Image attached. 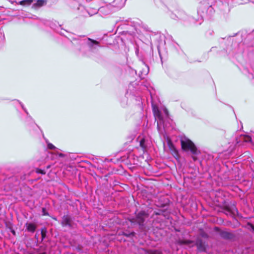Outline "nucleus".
Here are the masks:
<instances>
[{
  "mask_svg": "<svg viewBox=\"0 0 254 254\" xmlns=\"http://www.w3.org/2000/svg\"><path fill=\"white\" fill-rule=\"evenodd\" d=\"M71 220L70 218L68 216H64L63 218L62 224L63 226L64 227H71Z\"/></svg>",
  "mask_w": 254,
  "mask_h": 254,
  "instance_id": "obj_11",
  "label": "nucleus"
},
{
  "mask_svg": "<svg viewBox=\"0 0 254 254\" xmlns=\"http://www.w3.org/2000/svg\"><path fill=\"white\" fill-rule=\"evenodd\" d=\"M135 53H136V55L139 57V50L138 49H136V51H135Z\"/></svg>",
  "mask_w": 254,
  "mask_h": 254,
  "instance_id": "obj_24",
  "label": "nucleus"
},
{
  "mask_svg": "<svg viewBox=\"0 0 254 254\" xmlns=\"http://www.w3.org/2000/svg\"><path fill=\"white\" fill-rule=\"evenodd\" d=\"M71 43L75 50L87 57L91 56L100 47L98 41L89 38L74 37L73 38Z\"/></svg>",
  "mask_w": 254,
  "mask_h": 254,
  "instance_id": "obj_1",
  "label": "nucleus"
},
{
  "mask_svg": "<svg viewBox=\"0 0 254 254\" xmlns=\"http://www.w3.org/2000/svg\"><path fill=\"white\" fill-rule=\"evenodd\" d=\"M140 146L143 150H145L147 148L146 140L144 138H141L139 141Z\"/></svg>",
  "mask_w": 254,
  "mask_h": 254,
  "instance_id": "obj_14",
  "label": "nucleus"
},
{
  "mask_svg": "<svg viewBox=\"0 0 254 254\" xmlns=\"http://www.w3.org/2000/svg\"><path fill=\"white\" fill-rule=\"evenodd\" d=\"M48 148L49 149H55L56 148V147L52 143H48L47 144Z\"/></svg>",
  "mask_w": 254,
  "mask_h": 254,
  "instance_id": "obj_19",
  "label": "nucleus"
},
{
  "mask_svg": "<svg viewBox=\"0 0 254 254\" xmlns=\"http://www.w3.org/2000/svg\"><path fill=\"white\" fill-rule=\"evenodd\" d=\"M21 107H22V109L24 110V111H25V112L27 114V115H28V113L27 110L24 107V106L22 104H21Z\"/></svg>",
  "mask_w": 254,
  "mask_h": 254,
  "instance_id": "obj_22",
  "label": "nucleus"
},
{
  "mask_svg": "<svg viewBox=\"0 0 254 254\" xmlns=\"http://www.w3.org/2000/svg\"><path fill=\"white\" fill-rule=\"evenodd\" d=\"M182 148L185 151H190L193 155H197L199 151L194 144L189 138L184 137L181 139Z\"/></svg>",
  "mask_w": 254,
  "mask_h": 254,
  "instance_id": "obj_4",
  "label": "nucleus"
},
{
  "mask_svg": "<svg viewBox=\"0 0 254 254\" xmlns=\"http://www.w3.org/2000/svg\"><path fill=\"white\" fill-rule=\"evenodd\" d=\"M93 4L101 6L99 14L102 17L106 16L115 11L111 3H107L103 0H98Z\"/></svg>",
  "mask_w": 254,
  "mask_h": 254,
  "instance_id": "obj_3",
  "label": "nucleus"
},
{
  "mask_svg": "<svg viewBox=\"0 0 254 254\" xmlns=\"http://www.w3.org/2000/svg\"><path fill=\"white\" fill-rule=\"evenodd\" d=\"M184 239H182V240H181V241H180L179 242H181V243H182H182H183V242H185V241H184Z\"/></svg>",
  "mask_w": 254,
  "mask_h": 254,
  "instance_id": "obj_29",
  "label": "nucleus"
},
{
  "mask_svg": "<svg viewBox=\"0 0 254 254\" xmlns=\"http://www.w3.org/2000/svg\"><path fill=\"white\" fill-rule=\"evenodd\" d=\"M153 112L156 120H157V128L159 131H161V126H163L165 128L164 123V118H168L169 113L167 109L165 108L162 110V113L159 110L158 108L155 106H152Z\"/></svg>",
  "mask_w": 254,
  "mask_h": 254,
  "instance_id": "obj_2",
  "label": "nucleus"
},
{
  "mask_svg": "<svg viewBox=\"0 0 254 254\" xmlns=\"http://www.w3.org/2000/svg\"><path fill=\"white\" fill-rule=\"evenodd\" d=\"M214 231L216 235L221 237V238H233V234L227 230H222L217 227L214 228Z\"/></svg>",
  "mask_w": 254,
  "mask_h": 254,
  "instance_id": "obj_8",
  "label": "nucleus"
},
{
  "mask_svg": "<svg viewBox=\"0 0 254 254\" xmlns=\"http://www.w3.org/2000/svg\"><path fill=\"white\" fill-rule=\"evenodd\" d=\"M148 217V215L145 211H141L138 213L135 219L132 222H136L140 229L145 230L147 228L148 229V227L146 225L147 223L145 222V220Z\"/></svg>",
  "mask_w": 254,
  "mask_h": 254,
  "instance_id": "obj_6",
  "label": "nucleus"
},
{
  "mask_svg": "<svg viewBox=\"0 0 254 254\" xmlns=\"http://www.w3.org/2000/svg\"><path fill=\"white\" fill-rule=\"evenodd\" d=\"M37 173H41V174H45V173L44 172V171H42L41 170H38L37 171Z\"/></svg>",
  "mask_w": 254,
  "mask_h": 254,
  "instance_id": "obj_23",
  "label": "nucleus"
},
{
  "mask_svg": "<svg viewBox=\"0 0 254 254\" xmlns=\"http://www.w3.org/2000/svg\"><path fill=\"white\" fill-rule=\"evenodd\" d=\"M126 1V0H114L111 4L115 11L122 8L125 5Z\"/></svg>",
  "mask_w": 254,
  "mask_h": 254,
  "instance_id": "obj_10",
  "label": "nucleus"
},
{
  "mask_svg": "<svg viewBox=\"0 0 254 254\" xmlns=\"http://www.w3.org/2000/svg\"><path fill=\"white\" fill-rule=\"evenodd\" d=\"M42 210H43V215H48V213H46V212H45V208H43L42 209Z\"/></svg>",
  "mask_w": 254,
  "mask_h": 254,
  "instance_id": "obj_25",
  "label": "nucleus"
},
{
  "mask_svg": "<svg viewBox=\"0 0 254 254\" xmlns=\"http://www.w3.org/2000/svg\"><path fill=\"white\" fill-rule=\"evenodd\" d=\"M135 233L134 232H131L129 234H127V233L125 234V235L126 237H134Z\"/></svg>",
  "mask_w": 254,
  "mask_h": 254,
  "instance_id": "obj_21",
  "label": "nucleus"
},
{
  "mask_svg": "<svg viewBox=\"0 0 254 254\" xmlns=\"http://www.w3.org/2000/svg\"><path fill=\"white\" fill-rule=\"evenodd\" d=\"M25 226L27 231L32 233L34 232L36 228V224L33 223H26Z\"/></svg>",
  "mask_w": 254,
  "mask_h": 254,
  "instance_id": "obj_13",
  "label": "nucleus"
},
{
  "mask_svg": "<svg viewBox=\"0 0 254 254\" xmlns=\"http://www.w3.org/2000/svg\"><path fill=\"white\" fill-rule=\"evenodd\" d=\"M46 233L47 230L46 228H44L41 229V238H45V237H46Z\"/></svg>",
  "mask_w": 254,
  "mask_h": 254,
  "instance_id": "obj_16",
  "label": "nucleus"
},
{
  "mask_svg": "<svg viewBox=\"0 0 254 254\" xmlns=\"http://www.w3.org/2000/svg\"><path fill=\"white\" fill-rule=\"evenodd\" d=\"M141 64L142 69L139 71V76L141 79H143L149 72V67L142 60H141Z\"/></svg>",
  "mask_w": 254,
  "mask_h": 254,
  "instance_id": "obj_9",
  "label": "nucleus"
},
{
  "mask_svg": "<svg viewBox=\"0 0 254 254\" xmlns=\"http://www.w3.org/2000/svg\"><path fill=\"white\" fill-rule=\"evenodd\" d=\"M34 0H24L21 1V4L27 3V4H30Z\"/></svg>",
  "mask_w": 254,
  "mask_h": 254,
  "instance_id": "obj_18",
  "label": "nucleus"
},
{
  "mask_svg": "<svg viewBox=\"0 0 254 254\" xmlns=\"http://www.w3.org/2000/svg\"><path fill=\"white\" fill-rule=\"evenodd\" d=\"M98 0H93L89 4V7L87 9H85L84 6L80 5L78 8V10H81V15L83 16H86L88 14L89 16H92L97 13L100 12V6L98 5H94L93 3Z\"/></svg>",
  "mask_w": 254,
  "mask_h": 254,
  "instance_id": "obj_5",
  "label": "nucleus"
},
{
  "mask_svg": "<svg viewBox=\"0 0 254 254\" xmlns=\"http://www.w3.org/2000/svg\"><path fill=\"white\" fill-rule=\"evenodd\" d=\"M59 156H60V157H64V155L63 154H62V153H60V154H59Z\"/></svg>",
  "mask_w": 254,
  "mask_h": 254,
  "instance_id": "obj_28",
  "label": "nucleus"
},
{
  "mask_svg": "<svg viewBox=\"0 0 254 254\" xmlns=\"http://www.w3.org/2000/svg\"><path fill=\"white\" fill-rule=\"evenodd\" d=\"M239 142H240V141H238V140H237V143H239Z\"/></svg>",
  "mask_w": 254,
  "mask_h": 254,
  "instance_id": "obj_31",
  "label": "nucleus"
},
{
  "mask_svg": "<svg viewBox=\"0 0 254 254\" xmlns=\"http://www.w3.org/2000/svg\"><path fill=\"white\" fill-rule=\"evenodd\" d=\"M198 248L199 250H200V245L198 246Z\"/></svg>",
  "mask_w": 254,
  "mask_h": 254,
  "instance_id": "obj_30",
  "label": "nucleus"
},
{
  "mask_svg": "<svg viewBox=\"0 0 254 254\" xmlns=\"http://www.w3.org/2000/svg\"><path fill=\"white\" fill-rule=\"evenodd\" d=\"M202 237H203V238H206L207 237L206 234H204L203 235H202Z\"/></svg>",
  "mask_w": 254,
  "mask_h": 254,
  "instance_id": "obj_26",
  "label": "nucleus"
},
{
  "mask_svg": "<svg viewBox=\"0 0 254 254\" xmlns=\"http://www.w3.org/2000/svg\"><path fill=\"white\" fill-rule=\"evenodd\" d=\"M169 147L171 149H172L174 151V153L177 155L178 154V151L175 148V147L173 146V145L171 143H169Z\"/></svg>",
  "mask_w": 254,
  "mask_h": 254,
  "instance_id": "obj_17",
  "label": "nucleus"
},
{
  "mask_svg": "<svg viewBox=\"0 0 254 254\" xmlns=\"http://www.w3.org/2000/svg\"><path fill=\"white\" fill-rule=\"evenodd\" d=\"M248 228L250 229L251 231L254 232V226L252 224L248 223Z\"/></svg>",
  "mask_w": 254,
  "mask_h": 254,
  "instance_id": "obj_20",
  "label": "nucleus"
},
{
  "mask_svg": "<svg viewBox=\"0 0 254 254\" xmlns=\"http://www.w3.org/2000/svg\"><path fill=\"white\" fill-rule=\"evenodd\" d=\"M223 212L228 216L233 217L238 213V210L234 203H229L224 206Z\"/></svg>",
  "mask_w": 254,
  "mask_h": 254,
  "instance_id": "obj_7",
  "label": "nucleus"
},
{
  "mask_svg": "<svg viewBox=\"0 0 254 254\" xmlns=\"http://www.w3.org/2000/svg\"><path fill=\"white\" fill-rule=\"evenodd\" d=\"M192 159L194 161H195L197 159L196 157H195L194 156H192Z\"/></svg>",
  "mask_w": 254,
  "mask_h": 254,
  "instance_id": "obj_27",
  "label": "nucleus"
},
{
  "mask_svg": "<svg viewBox=\"0 0 254 254\" xmlns=\"http://www.w3.org/2000/svg\"><path fill=\"white\" fill-rule=\"evenodd\" d=\"M241 140H242L245 142H252V138L250 136L248 135H242L241 136Z\"/></svg>",
  "mask_w": 254,
  "mask_h": 254,
  "instance_id": "obj_15",
  "label": "nucleus"
},
{
  "mask_svg": "<svg viewBox=\"0 0 254 254\" xmlns=\"http://www.w3.org/2000/svg\"><path fill=\"white\" fill-rule=\"evenodd\" d=\"M47 1L46 0H37L35 3L32 5V8L37 9L42 6L46 5Z\"/></svg>",
  "mask_w": 254,
  "mask_h": 254,
  "instance_id": "obj_12",
  "label": "nucleus"
}]
</instances>
